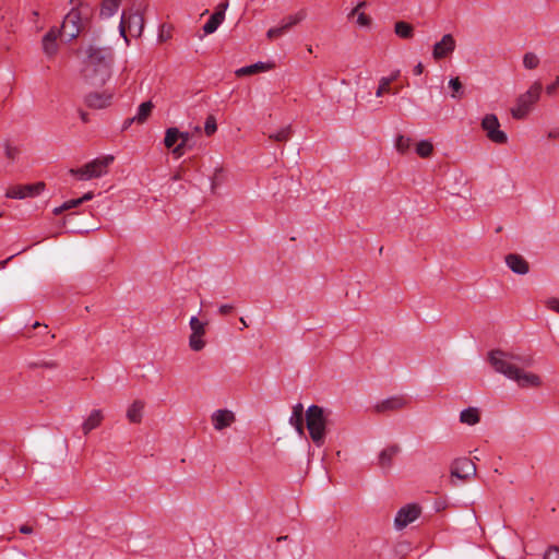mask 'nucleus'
Wrapping results in <instances>:
<instances>
[{"mask_svg":"<svg viewBox=\"0 0 559 559\" xmlns=\"http://www.w3.org/2000/svg\"><path fill=\"white\" fill-rule=\"evenodd\" d=\"M401 448L397 444H391L384 448L378 456V465L384 471H389L393 464L394 457L400 453Z\"/></svg>","mask_w":559,"mask_h":559,"instance_id":"obj_19","label":"nucleus"},{"mask_svg":"<svg viewBox=\"0 0 559 559\" xmlns=\"http://www.w3.org/2000/svg\"><path fill=\"white\" fill-rule=\"evenodd\" d=\"M211 421L215 430L222 431L236 421V416L229 409H217L211 415Z\"/></svg>","mask_w":559,"mask_h":559,"instance_id":"obj_15","label":"nucleus"},{"mask_svg":"<svg viewBox=\"0 0 559 559\" xmlns=\"http://www.w3.org/2000/svg\"><path fill=\"white\" fill-rule=\"evenodd\" d=\"M557 85H559V75L557 76Z\"/></svg>","mask_w":559,"mask_h":559,"instance_id":"obj_59","label":"nucleus"},{"mask_svg":"<svg viewBox=\"0 0 559 559\" xmlns=\"http://www.w3.org/2000/svg\"><path fill=\"white\" fill-rule=\"evenodd\" d=\"M394 146L400 154H406L412 146V139L400 134L395 139Z\"/></svg>","mask_w":559,"mask_h":559,"instance_id":"obj_32","label":"nucleus"},{"mask_svg":"<svg viewBox=\"0 0 559 559\" xmlns=\"http://www.w3.org/2000/svg\"><path fill=\"white\" fill-rule=\"evenodd\" d=\"M546 304L549 309L559 313V299L551 298V299L547 300Z\"/></svg>","mask_w":559,"mask_h":559,"instance_id":"obj_43","label":"nucleus"},{"mask_svg":"<svg viewBox=\"0 0 559 559\" xmlns=\"http://www.w3.org/2000/svg\"><path fill=\"white\" fill-rule=\"evenodd\" d=\"M488 361L496 372L514 381L520 388H539L543 383L538 374L525 370L533 362L531 356L493 349L488 354Z\"/></svg>","mask_w":559,"mask_h":559,"instance_id":"obj_1","label":"nucleus"},{"mask_svg":"<svg viewBox=\"0 0 559 559\" xmlns=\"http://www.w3.org/2000/svg\"><path fill=\"white\" fill-rule=\"evenodd\" d=\"M189 325L191 329V334L189 336V347L193 352H200L205 347L206 344L203 338L206 332V323L200 321L197 317H191Z\"/></svg>","mask_w":559,"mask_h":559,"instance_id":"obj_10","label":"nucleus"},{"mask_svg":"<svg viewBox=\"0 0 559 559\" xmlns=\"http://www.w3.org/2000/svg\"><path fill=\"white\" fill-rule=\"evenodd\" d=\"M367 5V2L366 1H360L358 2V4L350 11L349 13V17L350 16H355L356 13L359 12L360 9L365 8Z\"/></svg>","mask_w":559,"mask_h":559,"instance_id":"obj_47","label":"nucleus"},{"mask_svg":"<svg viewBox=\"0 0 559 559\" xmlns=\"http://www.w3.org/2000/svg\"><path fill=\"white\" fill-rule=\"evenodd\" d=\"M275 67L273 62H257L254 64H250L247 67H242L236 70L237 76L251 75L260 72H266L272 70Z\"/></svg>","mask_w":559,"mask_h":559,"instance_id":"obj_23","label":"nucleus"},{"mask_svg":"<svg viewBox=\"0 0 559 559\" xmlns=\"http://www.w3.org/2000/svg\"><path fill=\"white\" fill-rule=\"evenodd\" d=\"M539 63H540V59L535 52L528 51V52L524 53L523 66L525 69L535 70L538 68Z\"/></svg>","mask_w":559,"mask_h":559,"instance_id":"obj_34","label":"nucleus"},{"mask_svg":"<svg viewBox=\"0 0 559 559\" xmlns=\"http://www.w3.org/2000/svg\"><path fill=\"white\" fill-rule=\"evenodd\" d=\"M475 464L466 457L455 460L451 468L452 476H455L460 479H468L471 476L475 475Z\"/></svg>","mask_w":559,"mask_h":559,"instance_id":"obj_14","label":"nucleus"},{"mask_svg":"<svg viewBox=\"0 0 559 559\" xmlns=\"http://www.w3.org/2000/svg\"><path fill=\"white\" fill-rule=\"evenodd\" d=\"M307 50H308L309 53H312V46H308Z\"/></svg>","mask_w":559,"mask_h":559,"instance_id":"obj_56","label":"nucleus"},{"mask_svg":"<svg viewBox=\"0 0 559 559\" xmlns=\"http://www.w3.org/2000/svg\"><path fill=\"white\" fill-rule=\"evenodd\" d=\"M289 424L295 427L299 436H304V406L301 403H298L293 407Z\"/></svg>","mask_w":559,"mask_h":559,"instance_id":"obj_24","label":"nucleus"},{"mask_svg":"<svg viewBox=\"0 0 559 559\" xmlns=\"http://www.w3.org/2000/svg\"><path fill=\"white\" fill-rule=\"evenodd\" d=\"M558 135H559V132H557V131H551L548 134L549 138H557Z\"/></svg>","mask_w":559,"mask_h":559,"instance_id":"obj_53","label":"nucleus"},{"mask_svg":"<svg viewBox=\"0 0 559 559\" xmlns=\"http://www.w3.org/2000/svg\"><path fill=\"white\" fill-rule=\"evenodd\" d=\"M180 131L173 127L168 128L165 133L164 144L167 148H173L179 143Z\"/></svg>","mask_w":559,"mask_h":559,"instance_id":"obj_30","label":"nucleus"},{"mask_svg":"<svg viewBox=\"0 0 559 559\" xmlns=\"http://www.w3.org/2000/svg\"><path fill=\"white\" fill-rule=\"evenodd\" d=\"M217 131V123H216V119L214 116L210 115L206 117L205 119V123H204V133L207 135V136H211L213 135L215 132Z\"/></svg>","mask_w":559,"mask_h":559,"instance_id":"obj_39","label":"nucleus"},{"mask_svg":"<svg viewBox=\"0 0 559 559\" xmlns=\"http://www.w3.org/2000/svg\"><path fill=\"white\" fill-rule=\"evenodd\" d=\"M432 152H433V145L428 140H421L416 145V153L421 158H427V157L431 156Z\"/></svg>","mask_w":559,"mask_h":559,"instance_id":"obj_33","label":"nucleus"},{"mask_svg":"<svg viewBox=\"0 0 559 559\" xmlns=\"http://www.w3.org/2000/svg\"><path fill=\"white\" fill-rule=\"evenodd\" d=\"M542 90V83L535 81L524 94L518 97L515 106L511 108L512 117L518 120L524 119L538 102Z\"/></svg>","mask_w":559,"mask_h":559,"instance_id":"obj_6","label":"nucleus"},{"mask_svg":"<svg viewBox=\"0 0 559 559\" xmlns=\"http://www.w3.org/2000/svg\"><path fill=\"white\" fill-rule=\"evenodd\" d=\"M46 188L45 182L38 181L29 185H15L8 188L5 197L9 199H25L39 195Z\"/></svg>","mask_w":559,"mask_h":559,"instance_id":"obj_8","label":"nucleus"},{"mask_svg":"<svg viewBox=\"0 0 559 559\" xmlns=\"http://www.w3.org/2000/svg\"><path fill=\"white\" fill-rule=\"evenodd\" d=\"M559 88V85H557V79L555 82L546 86V93L550 96L555 95L557 90Z\"/></svg>","mask_w":559,"mask_h":559,"instance_id":"obj_44","label":"nucleus"},{"mask_svg":"<svg viewBox=\"0 0 559 559\" xmlns=\"http://www.w3.org/2000/svg\"><path fill=\"white\" fill-rule=\"evenodd\" d=\"M543 559H559V547H557V546L549 547L546 550Z\"/></svg>","mask_w":559,"mask_h":559,"instance_id":"obj_42","label":"nucleus"},{"mask_svg":"<svg viewBox=\"0 0 559 559\" xmlns=\"http://www.w3.org/2000/svg\"><path fill=\"white\" fill-rule=\"evenodd\" d=\"M10 259H12V257H10L8 260L1 262V266H4Z\"/></svg>","mask_w":559,"mask_h":559,"instance_id":"obj_55","label":"nucleus"},{"mask_svg":"<svg viewBox=\"0 0 559 559\" xmlns=\"http://www.w3.org/2000/svg\"><path fill=\"white\" fill-rule=\"evenodd\" d=\"M356 23L361 27H369L371 25V17L364 12L356 13Z\"/></svg>","mask_w":559,"mask_h":559,"instance_id":"obj_40","label":"nucleus"},{"mask_svg":"<svg viewBox=\"0 0 559 559\" xmlns=\"http://www.w3.org/2000/svg\"><path fill=\"white\" fill-rule=\"evenodd\" d=\"M399 74H400V72L396 71L391 76L381 78L380 81H379V86H378V88L376 91V96L377 97H381L384 94L390 93L391 92V84H392V82H394L397 79Z\"/></svg>","mask_w":559,"mask_h":559,"instance_id":"obj_28","label":"nucleus"},{"mask_svg":"<svg viewBox=\"0 0 559 559\" xmlns=\"http://www.w3.org/2000/svg\"><path fill=\"white\" fill-rule=\"evenodd\" d=\"M305 17H306V12L304 10H301L295 14H292V15H288L287 17H285L281 25L283 27H285V32H287L290 27H293L294 25L301 22Z\"/></svg>","mask_w":559,"mask_h":559,"instance_id":"obj_31","label":"nucleus"},{"mask_svg":"<svg viewBox=\"0 0 559 559\" xmlns=\"http://www.w3.org/2000/svg\"><path fill=\"white\" fill-rule=\"evenodd\" d=\"M394 33L396 36L403 39H411L414 37V27L412 24L404 22V21H397L394 24Z\"/></svg>","mask_w":559,"mask_h":559,"instance_id":"obj_27","label":"nucleus"},{"mask_svg":"<svg viewBox=\"0 0 559 559\" xmlns=\"http://www.w3.org/2000/svg\"><path fill=\"white\" fill-rule=\"evenodd\" d=\"M33 14H34V16H38V12L37 11H34Z\"/></svg>","mask_w":559,"mask_h":559,"instance_id":"obj_58","label":"nucleus"},{"mask_svg":"<svg viewBox=\"0 0 559 559\" xmlns=\"http://www.w3.org/2000/svg\"><path fill=\"white\" fill-rule=\"evenodd\" d=\"M233 310H234V306H231V305H222V306L218 308V313H219V314H222V316H227V314H229Z\"/></svg>","mask_w":559,"mask_h":559,"instance_id":"obj_45","label":"nucleus"},{"mask_svg":"<svg viewBox=\"0 0 559 559\" xmlns=\"http://www.w3.org/2000/svg\"><path fill=\"white\" fill-rule=\"evenodd\" d=\"M103 63H112V52L109 48L90 46L86 49L84 67H95Z\"/></svg>","mask_w":559,"mask_h":559,"instance_id":"obj_12","label":"nucleus"},{"mask_svg":"<svg viewBox=\"0 0 559 559\" xmlns=\"http://www.w3.org/2000/svg\"><path fill=\"white\" fill-rule=\"evenodd\" d=\"M112 63H103L95 67H83V75L93 85H104L111 76Z\"/></svg>","mask_w":559,"mask_h":559,"instance_id":"obj_9","label":"nucleus"},{"mask_svg":"<svg viewBox=\"0 0 559 559\" xmlns=\"http://www.w3.org/2000/svg\"><path fill=\"white\" fill-rule=\"evenodd\" d=\"M421 513V509L416 503H409L401 508L394 519V525L397 530L405 528L408 524L416 521Z\"/></svg>","mask_w":559,"mask_h":559,"instance_id":"obj_11","label":"nucleus"},{"mask_svg":"<svg viewBox=\"0 0 559 559\" xmlns=\"http://www.w3.org/2000/svg\"><path fill=\"white\" fill-rule=\"evenodd\" d=\"M240 322H241V324H242L243 326H248V324H247V322H246V320H245L243 318H240Z\"/></svg>","mask_w":559,"mask_h":559,"instance_id":"obj_54","label":"nucleus"},{"mask_svg":"<svg viewBox=\"0 0 559 559\" xmlns=\"http://www.w3.org/2000/svg\"><path fill=\"white\" fill-rule=\"evenodd\" d=\"M144 7L142 3L133 4L129 9L122 11L121 20L119 24L120 35L124 38L127 45H129V38L127 33L132 37H140L144 29Z\"/></svg>","mask_w":559,"mask_h":559,"instance_id":"obj_3","label":"nucleus"},{"mask_svg":"<svg viewBox=\"0 0 559 559\" xmlns=\"http://www.w3.org/2000/svg\"><path fill=\"white\" fill-rule=\"evenodd\" d=\"M306 425L309 436L317 447H321L325 440L326 417L324 409L318 405H311L306 411Z\"/></svg>","mask_w":559,"mask_h":559,"instance_id":"obj_4","label":"nucleus"},{"mask_svg":"<svg viewBox=\"0 0 559 559\" xmlns=\"http://www.w3.org/2000/svg\"><path fill=\"white\" fill-rule=\"evenodd\" d=\"M94 198V193L93 192H86L82 198H79L80 200H82V203L85 202V201H90Z\"/></svg>","mask_w":559,"mask_h":559,"instance_id":"obj_51","label":"nucleus"},{"mask_svg":"<svg viewBox=\"0 0 559 559\" xmlns=\"http://www.w3.org/2000/svg\"><path fill=\"white\" fill-rule=\"evenodd\" d=\"M38 366L53 369L57 367V364L55 361H44V362L39 364Z\"/></svg>","mask_w":559,"mask_h":559,"instance_id":"obj_50","label":"nucleus"},{"mask_svg":"<svg viewBox=\"0 0 559 559\" xmlns=\"http://www.w3.org/2000/svg\"><path fill=\"white\" fill-rule=\"evenodd\" d=\"M480 126L490 142L495 144H506L508 142V135L500 129L499 119L495 114L485 115Z\"/></svg>","mask_w":559,"mask_h":559,"instance_id":"obj_7","label":"nucleus"},{"mask_svg":"<svg viewBox=\"0 0 559 559\" xmlns=\"http://www.w3.org/2000/svg\"><path fill=\"white\" fill-rule=\"evenodd\" d=\"M104 420V414L100 409H93L82 424V431L87 436L92 430L98 428Z\"/></svg>","mask_w":559,"mask_h":559,"instance_id":"obj_20","label":"nucleus"},{"mask_svg":"<svg viewBox=\"0 0 559 559\" xmlns=\"http://www.w3.org/2000/svg\"><path fill=\"white\" fill-rule=\"evenodd\" d=\"M17 155V148L15 147H12V146H7L5 147V156L9 158V159H14Z\"/></svg>","mask_w":559,"mask_h":559,"instance_id":"obj_46","label":"nucleus"},{"mask_svg":"<svg viewBox=\"0 0 559 559\" xmlns=\"http://www.w3.org/2000/svg\"><path fill=\"white\" fill-rule=\"evenodd\" d=\"M112 94L109 92H93L90 93L86 98V105L91 108L102 109L110 105Z\"/></svg>","mask_w":559,"mask_h":559,"instance_id":"obj_18","label":"nucleus"},{"mask_svg":"<svg viewBox=\"0 0 559 559\" xmlns=\"http://www.w3.org/2000/svg\"><path fill=\"white\" fill-rule=\"evenodd\" d=\"M480 420V414L478 408L476 407H468L461 412L460 414V421L462 424L474 426L478 424Z\"/></svg>","mask_w":559,"mask_h":559,"instance_id":"obj_26","label":"nucleus"},{"mask_svg":"<svg viewBox=\"0 0 559 559\" xmlns=\"http://www.w3.org/2000/svg\"><path fill=\"white\" fill-rule=\"evenodd\" d=\"M190 135L187 132H180L179 143L174 147L173 154L176 157H181L185 154V146L189 141Z\"/></svg>","mask_w":559,"mask_h":559,"instance_id":"obj_36","label":"nucleus"},{"mask_svg":"<svg viewBox=\"0 0 559 559\" xmlns=\"http://www.w3.org/2000/svg\"><path fill=\"white\" fill-rule=\"evenodd\" d=\"M81 117H82L83 121H86V115L85 114H82Z\"/></svg>","mask_w":559,"mask_h":559,"instance_id":"obj_57","label":"nucleus"},{"mask_svg":"<svg viewBox=\"0 0 559 559\" xmlns=\"http://www.w3.org/2000/svg\"><path fill=\"white\" fill-rule=\"evenodd\" d=\"M292 132H293L292 127L286 126V127L282 128L281 130H278L277 132L271 133L269 135V139L276 141V142H286L292 136Z\"/></svg>","mask_w":559,"mask_h":559,"instance_id":"obj_35","label":"nucleus"},{"mask_svg":"<svg viewBox=\"0 0 559 559\" xmlns=\"http://www.w3.org/2000/svg\"><path fill=\"white\" fill-rule=\"evenodd\" d=\"M80 21V13L78 10H71L63 20L61 29L51 27L43 37V50L49 58L57 55L59 45L58 38L63 31L70 38H75L79 35L80 28L78 23Z\"/></svg>","mask_w":559,"mask_h":559,"instance_id":"obj_2","label":"nucleus"},{"mask_svg":"<svg viewBox=\"0 0 559 559\" xmlns=\"http://www.w3.org/2000/svg\"><path fill=\"white\" fill-rule=\"evenodd\" d=\"M19 531L21 534L28 535L33 533V527L27 524H24L20 526Z\"/></svg>","mask_w":559,"mask_h":559,"instance_id":"obj_48","label":"nucleus"},{"mask_svg":"<svg viewBox=\"0 0 559 559\" xmlns=\"http://www.w3.org/2000/svg\"><path fill=\"white\" fill-rule=\"evenodd\" d=\"M408 404L407 397L403 395L391 396L386 400H383L374 406L376 412L378 413H386L393 412L404 408Z\"/></svg>","mask_w":559,"mask_h":559,"instance_id":"obj_16","label":"nucleus"},{"mask_svg":"<svg viewBox=\"0 0 559 559\" xmlns=\"http://www.w3.org/2000/svg\"><path fill=\"white\" fill-rule=\"evenodd\" d=\"M423 72H424V66H423V63H421V62H418V63L414 67V69H413V73H414L415 75H421V74H423Z\"/></svg>","mask_w":559,"mask_h":559,"instance_id":"obj_49","label":"nucleus"},{"mask_svg":"<svg viewBox=\"0 0 559 559\" xmlns=\"http://www.w3.org/2000/svg\"><path fill=\"white\" fill-rule=\"evenodd\" d=\"M114 156L106 155L93 159L80 168L70 169V174L79 180H91L99 178L108 173V167L112 164Z\"/></svg>","mask_w":559,"mask_h":559,"instance_id":"obj_5","label":"nucleus"},{"mask_svg":"<svg viewBox=\"0 0 559 559\" xmlns=\"http://www.w3.org/2000/svg\"><path fill=\"white\" fill-rule=\"evenodd\" d=\"M449 87L452 91L451 96L453 98H461V92H462L463 85H462V83H461V81H460V79L457 76L456 78H452L449 81Z\"/></svg>","mask_w":559,"mask_h":559,"instance_id":"obj_38","label":"nucleus"},{"mask_svg":"<svg viewBox=\"0 0 559 559\" xmlns=\"http://www.w3.org/2000/svg\"><path fill=\"white\" fill-rule=\"evenodd\" d=\"M153 108H154V104L151 100L142 103L138 108L136 115L126 121V127H129L133 122H136L140 124L144 123L147 120V118L151 116Z\"/></svg>","mask_w":559,"mask_h":559,"instance_id":"obj_22","label":"nucleus"},{"mask_svg":"<svg viewBox=\"0 0 559 559\" xmlns=\"http://www.w3.org/2000/svg\"><path fill=\"white\" fill-rule=\"evenodd\" d=\"M144 409V402L134 401L127 411V418L132 424H139L142 420V413Z\"/></svg>","mask_w":559,"mask_h":559,"instance_id":"obj_25","label":"nucleus"},{"mask_svg":"<svg viewBox=\"0 0 559 559\" xmlns=\"http://www.w3.org/2000/svg\"><path fill=\"white\" fill-rule=\"evenodd\" d=\"M33 329H37V328H43L45 333H47L48 331V326L47 325H41L39 322H35L32 326Z\"/></svg>","mask_w":559,"mask_h":559,"instance_id":"obj_52","label":"nucleus"},{"mask_svg":"<svg viewBox=\"0 0 559 559\" xmlns=\"http://www.w3.org/2000/svg\"><path fill=\"white\" fill-rule=\"evenodd\" d=\"M228 8V2L225 1L221 3L215 12L210 16L206 23L203 25V31L205 34L214 33L218 26L223 23L225 19V11Z\"/></svg>","mask_w":559,"mask_h":559,"instance_id":"obj_17","label":"nucleus"},{"mask_svg":"<svg viewBox=\"0 0 559 559\" xmlns=\"http://www.w3.org/2000/svg\"><path fill=\"white\" fill-rule=\"evenodd\" d=\"M285 33V27H283L282 25L277 26V27H272L267 31L266 33V36L269 39H275V38H278L281 37L283 34Z\"/></svg>","mask_w":559,"mask_h":559,"instance_id":"obj_41","label":"nucleus"},{"mask_svg":"<svg viewBox=\"0 0 559 559\" xmlns=\"http://www.w3.org/2000/svg\"><path fill=\"white\" fill-rule=\"evenodd\" d=\"M121 0H103L100 5V15L111 17L119 9Z\"/></svg>","mask_w":559,"mask_h":559,"instance_id":"obj_29","label":"nucleus"},{"mask_svg":"<svg viewBox=\"0 0 559 559\" xmlns=\"http://www.w3.org/2000/svg\"><path fill=\"white\" fill-rule=\"evenodd\" d=\"M456 41L451 34H444L439 41L433 45L432 57L436 61L450 57L455 50Z\"/></svg>","mask_w":559,"mask_h":559,"instance_id":"obj_13","label":"nucleus"},{"mask_svg":"<svg viewBox=\"0 0 559 559\" xmlns=\"http://www.w3.org/2000/svg\"><path fill=\"white\" fill-rule=\"evenodd\" d=\"M81 204H82V200H80V199H73V200L66 201L62 205H60L59 207H56L53 210V214L59 215L62 212L78 207Z\"/></svg>","mask_w":559,"mask_h":559,"instance_id":"obj_37","label":"nucleus"},{"mask_svg":"<svg viewBox=\"0 0 559 559\" xmlns=\"http://www.w3.org/2000/svg\"><path fill=\"white\" fill-rule=\"evenodd\" d=\"M507 265L516 274L524 275L528 272V263L519 254H508L506 257Z\"/></svg>","mask_w":559,"mask_h":559,"instance_id":"obj_21","label":"nucleus"}]
</instances>
